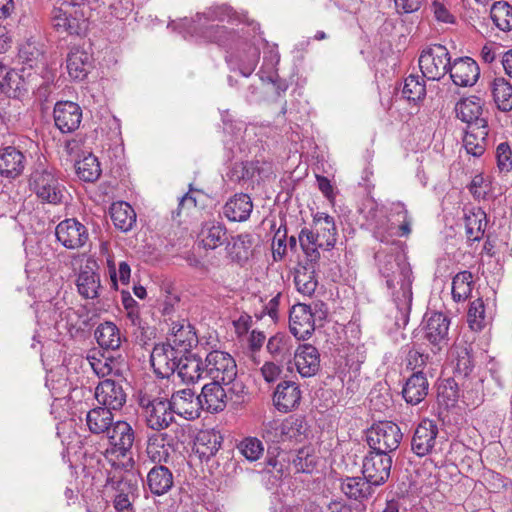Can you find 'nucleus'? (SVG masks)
<instances>
[{"label":"nucleus","instance_id":"dca6fc26","mask_svg":"<svg viewBox=\"0 0 512 512\" xmlns=\"http://www.w3.org/2000/svg\"><path fill=\"white\" fill-rule=\"evenodd\" d=\"M95 398L103 407L119 410L126 402V393L121 384L112 379H106L97 385Z\"/></svg>","mask_w":512,"mask_h":512},{"label":"nucleus","instance_id":"4468645a","mask_svg":"<svg viewBox=\"0 0 512 512\" xmlns=\"http://www.w3.org/2000/svg\"><path fill=\"white\" fill-rule=\"evenodd\" d=\"M173 414L192 420L200 416L201 400L190 388H184L172 393L168 400Z\"/></svg>","mask_w":512,"mask_h":512},{"label":"nucleus","instance_id":"f3484780","mask_svg":"<svg viewBox=\"0 0 512 512\" xmlns=\"http://www.w3.org/2000/svg\"><path fill=\"white\" fill-rule=\"evenodd\" d=\"M450 78L457 86H473L480 75V69L476 61L470 57L455 59L449 68Z\"/></svg>","mask_w":512,"mask_h":512},{"label":"nucleus","instance_id":"e2e57ef3","mask_svg":"<svg viewBox=\"0 0 512 512\" xmlns=\"http://www.w3.org/2000/svg\"><path fill=\"white\" fill-rule=\"evenodd\" d=\"M407 368L416 372V371H423L425 367L427 366L429 355L424 354L417 349H410L407 354Z\"/></svg>","mask_w":512,"mask_h":512},{"label":"nucleus","instance_id":"2f4dec72","mask_svg":"<svg viewBox=\"0 0 512 512\" xmlns=\"http://www.w3.org/2000/svg\"><path fill=\"white\" fill-rule=\"evenodd\" d=\"M147 486L154 495H163L173 486V474L163 465H155L147 474Z\"/></svg>","mask_w":512,"mask_h":512},{"label":"nucleus","instance_id":"603ef678","mask_svg":"<svg viewBox=\"0 0 512 512\" xmlns=\"http://www.w3.org/2000/svg\"><path fill=\"white\" fill-rule=\"evenodd\" d=\"M285 441L302 442L307 438L308 425L303 418L290 417L284 421Z\"/></svg>","mask_w":512,"mask_h":512},{"label":"nucleus","instance_id":"37998d69","mask_svg":"<svg viewBox=\"0 0 512 512\" xmlns=\"http://www.w3.org/2000/svg\"><path fill=\"white\" fill-rule=\"evenodd\" d=\"M167 437L166 433H153L148 436L146 453L152 462H167L169 458V449L165 445Z\"/></svg>","mask_w":512,"mask_h":512},{"label":"nucleus","instance_id":"774afa93","mask_svg":"<svg viewBox=\"0 0 512 512\" xmlns=\"http://www.w3.org/2000/svg\"><path fill=\"white\" fill-rule=\"evenodd\" d=\"M285 238H286V229L281 234V230L279 228L274 236L273 244H272L273 257L275 260L282 259L283 255L285 254L286 247H287L285 244Z\"/></svg>","mask_w":512,"mask_h":512},{"label":"nucleus","instance_id":"b1692460","mask_svg":"<svg viewBox=\"0 0 512 512\" xmlns=\"http://www.w3.org/2000/svg\"><path fill=\"white\" fill-rule=\"evenodd\" d=\"M26 166L25 155L13 146L0 150V174L6 178L15 179L20 176Z\"/></svg>","mask_w":512,"mask_h":512},{"label":"nucleus","instance_id":"e433bc0d","mask_svg":"<svg viewBox=\"0 0 512 512\" xmlns=\"http://www.w3.org/2000/svg\"><path fill=\"white\" fill-rule=\"evenodd\" d=\"M110 215L114 226L123 232L131 230L136 223V213L126 202L113 203Z\"/></svg>","mask_w":512,"mask_h":512},{"label":"nucleus","instance_id":"7ed1b4c3","mask_svg":"<svg viewBox=\"0 0 512 512\" xmlns=\"http://www.w3.org/2000/svg\"><path fill=\"white\" fill-rule=\"evenodd\" d=\"M234 15L235 13L228 5L212 6L202 14H197V25L195 29H198L200 35L207 41L224 45L226 44L228 38L231 36V32L227 31L224 26L212 24L210 22H224L226 20L229 21L233 18Z\"/></svg>","mask_w":512,"mask_h":512},{"label":"nucleus","instance_id":"8fccbe9b","mask_svg":"<svg viewBox=\"0 0 512 512\" xmlns=\"http://www.w3.org/2000/svg\"><path fill=\"white\" fill-rule=\"evenodd\" d=\"M76 172L83 181H96L101 175L100 163L97 157L92 154L85 156L76 163Z\"/></svg>","mask_w":512,"mask_h":512},{"label":"nucleus","instance_id":"09e8293b","mask_svg":"<svg viewBox=\"0 0 512 512\" xmlns=\"http://www.w3.org/2000/svg\"><path fill=\"white\" fill-rule=\"evenodd\" d=\"M266 349L275 360L283 361L291 355V338L285 334L277 333L268 340Z\"/></svg>","mask_w":512,"mask_h":512},{"label":"nucleus","instance_id":"ddd939ff","mask_svg":"<svg viewBox=\"0 0 512 512\" xmlns=\"http://www.w3.org/2000/svg\"><path fill=\"white\" fill-rule=\"evenodd\" d=\"M289 329L298 340H306L312 335L315 330V314L311 306L299 303L291 308Z\"/></svg>","mask_w":512,"mask_h":512},{"label":"nucleus","instance_id":"a19ab883","mask_svg":"<svg viewBox=\"0 0 512 512\" xmlns=\"http://www.w3.org/2000/svg\"><path fill=\"white\" fill-rule=\"evenodd\" d=\"M487 225L486 213L481 208L472 209L465 214L466 236L470 241H479Z\"/></svg>","mask_w":512,"mask_h":512},{"label":"nucleus","instance_id":"20e7f679","mask_svg":"<svg viewBox=\"0 0 512 512\" xmlns=\"http://www.w3.org/2000/svg\"><path fill=\"white\" fill-rule=\"evenodd\" d=\"M29 188L41 202L59 205L63 203L66 188L55 172L48 168H37L29 177Z\"/></svg>","mask_w":512,"mask_h":512},{"label":"nucleus","instance_id":"052dcab7","mask_svg":"<svg viewBox=\"0 0 512 512\" xmlns=\"http://www.w3.org/2000/svg\"><path fill=\"white\" fill-rule=\"evenodd\" d=\"M108 268H109V275H110L111 284H112L113 288L117 289L118 278H119V281L124 285L129 283L131 269H130V266L128 265V263H126L124 261L120 262L119 268H118V274L116 272L115 264L113 263V261L108 260Z\"/></svg>","mask_w":512,"mask_h":512},{"label":"nucleus","instance_id":"ea45409f","mask_svg":"<svg viewBox=\"0 0 512 512\" xmlns=\"http://www.w3.org/2000/svg\"><path fill=\"white\" fill-rule=\"evenodd\" d=\"M472 348L466 342L454 344L451 357L455 362V371L462 376H468L473 369Z\"/></svg>","mask_w":512,"mask_h":512},{"label":"nucleus","instance_id":"6e6552de","mask_svg":"<svg viewBox=\"0 0 512 512\" xmlns=\"http://www.w3.org/2000/svg\"><path fill=\"white\" fill-rule=\"evenodd\" d=\"M205 377L212 382L229 383L237 377V365L235 359L225 351H210L205 359Z\"/></svg>","mask_w":512,"mask_h":512},{"label":"nucleus","instance_id":"f8f14e48","mask_svg":"<svg viewBox=\"0 0 512 512\" xmlns=\"http://www.w3.org/2000/svg\"><path fill=\"white\" fill-rule=\"evenodd\" d=\"M181 353L167 343H160L154 346L150 362L155 374L160 378H168L173 375L178 367Z\"/></svg>","mask_w":512,"mask_h":512},{"label":"nucleus","instance_id":"39448f33","mask_svg":"<svg viewBox=\"0 0 512 512\" xmlns=\"http://www.w3.org/2000/svg\"><path fill=\"white\" fill-rule=\"evenodd\" d=\"M138 404L148 428L154 431L167 429L174 421L173 411L168 399L151 397L146 393H140Z\"/></svg>","mask_w":512,"mask_h":512},{"label":"nucleus","instance_id":"aec40b11","mask_svg":"<svg viewBox=\"0 0 512 512\" xmlns=\"http://www.w3.org/2000/svg\"><path fill=\"white\" fill-rule=\"evenodd\" d=\"M294 362L302 377H312L320 370V354L311 344L298 346L294 353Z\"/></svg>","mask_w":512,"mask_h":512},{"label":"nucleus","instance_id":"3c124183","mask_svg":"<svg viewBox=\"0 0 512 512\" xmlns=\"http://www.w3.org/2000/svg\"><path fill=\"white\" fill-rule=\"evenodd\" d=\"M317 464V456L313 448L303 447L297 451L292 465L298 473H311Z\"/></svg>","mask_w":512,"mask_h":512},{"label":"nucleus","instance_id":"393cba45","mask_svg":"<svg viewBox=\"0 0 512 512\" xmlns=\"http://www.w3.org/2000/svg\"><path fill=\"white\" fill-rule=\"evenodd\" d=\"M52 26L60 34L79 36L86 32L87 21L67 14L62 9H54L52 12Z\"/></svg>","mask_w":512,"mask_h":512},{"label":"nucleus","instance_id":"0eeeda50","mask_svg":"<svg viewBox=\"0 0 512 512\" xmlns=\"http://www.w3.org/2000/svg\"><path fill=\"white\" fill-rule=\"evenodd\" d=\"M403 438L400 427L390 421L374 424L367 431V443L372 451L389 454L395 451Z\"/></svg>","mask_w":512,"mask_h":512},{"label":"nucleus","instance_id":"473e14b6","mask_svg":"<svg viewBox=\"0 0 512 512\" xmlns=\"http://www.w3.org/2000/svg\"><path fill=\"white\" fill-rule=\"evenodd\" d=\"M483 103L477 96H471L460 100L455 106V112L458 119L471 126L479 120H486L481 117L483 113Z\"/></svg>","mask_w":512,"mask_h":512},{"label":"nucleus","instance_id":"de8ad7c7","mask_svg":"<svg viewBox=\"0 0 512 512\" xmlns=\"http://www.w3.org/2000/svg\"><path fill=\"white\" fill-rule=\"evenodd\" d=\"M490 17L495 26L504 31L512 30V6L506 1L493 3L490 9Z\"/></svg>","mask_w":512,"mask_h":512},{"label":"nucleus","instance_id":"6e6d98bb","mask_svg":"<svg viewBox=\"0 0 512 512\" xmlns=\"http://www.w3.org/2000/svg\"><path fill=\"white\" fill-rule=\"evenodd\" d=\"M402 94L410 101L420 100L426 94L425 83L420 81L419 76L409 75L404 81Z\"/></svg>","mask_w":512,"mask_h":512},{"label":"nucleus","instance_id":"4c0bfd02","mask_svg":"<svg viewBox=\"0 0 512 512\" xmlns=\"http://www.w3.org/2000/svg\"><path fill=\"white\" fill-rule=\"evenodd\" d=\"M340 488L348 498L358 501L373 493L372 485L364 477H347L342 480Z\"/></svg>","mask_w":512,"mask_h":512},{"label":"nucleus","instance_id":"bb28decb","mask_svg":"<svg viewBox=\"0 0 512 512\" xmlns=\"http://www.w3.org/2000/svg\"><path fill=\"white\" fill-rule=\"evenodd\" d=\"M253 210V203L249 195L235 194L223 206V215L232 222H244Z\"/></svg>","mask_w":512,"mask_h":512},{"label":"nucleus","instance_id":"49530a36","mask_svg":"<svg viewBox=\"0 0 512 512\" xmlns=\"http://www.w3.org/2000/svg\"><path fill=\"white\" fill-rule=\"evenodd\" d=\"M5 80L0 84V91L12 98H20L27 91V84L22 76L15 70L8 69Z\"/></svg>","mask_w":512,"mask_h":512},{"label":"nucleus","instance_id":"a18cd8bd","mask_svg":"<svg viewBox=\"0 0 512 512\" xmlns=\"http://www.w3.org/2000/svg\"><path fill=\"white\" fill-rule=\"evenodd\" d=\"M492 94L499 110H512V85L504 78H496L492 83Z\"/></svg>","mask_w":512,"mask_h":512},{"label":"nucleus","instance_id":"69168bd1","mask_svg":"<svg viewBox=\"0 0 512 512\" xmlns=\"http://www.w3.org/2000/svg\"><path fill=\"white\" fill-rule=\"evenodd\" d=\"M20 57L30 66H36L43 60L42 52L34 44H26L20 50Z\"/></svg>","mask_w":512,"mask_h":512},{"label":"nucleus","instance_id":"0e129e2a","mask_svg":"<svg viewBox=\"0 0 512 512\" xmlns=\"http://www.w3.org/2000/svg\"><path fill=\"white\" fill-rule=\"evenodd\" d=\"M496 158L498 168L501 171H510L512 169V151L507 143H500L496 149Z\"/></svg>","mask_w":512,"mask_h":512},{"label":"nucleus","instance_id":"412c9836","mask_svg":"<svg viewBox=\"0 0 512 512\" xmlns=\"http://www.w3.org/2000/svg\"><path fill=\"white\" fill-rule=\"evenodd\" d=\"M487 136V120H479V122L467 126L463 138V145L467 153L475 157L481 156L486 150Z\"/></svg>","mask_w":512,"mask_h":512},{"label":"nucleus","instance_id":"7c9ffc66","mask_svg":"<svg viewBox=\"0 0 512 512\" xmlns=\"http://www.w3.org/2000/svg\"><path fill=\"white\" fill-rule=\"evenodd\" d=\"M199 237L207 249H216L228 241L226 226L215 220L203 223Z\"/></svg>","mask_w":512,"mask_h":512},{"label":"nucleus","instance_id":"13d9d810","mask_svg":"<svg viewBox=\"0 0 512 512\" xmlns=\"http://www.w3.org/2000/svg\"><path fill=\"white\" fill-rule=\"evenodd\" d=\"M241 454L249 461L258 460L263 454L262 442L256 437H247L238 444Z\"/></svg>","mask_w":512,"mask_h":512},{"label":"nucleus","instance_id":"58836bf2","mask_svg":"<svg viewBox=\"0 0 512 512\" xmlns=\"http://www.w3.org/2000/svg\"><path fill=\"white\" fill-rule=\"evenodd\" d=\"M223 437L214 430L202 431L197 437L195 443L196 452L201 458L209 459L214 456L221 448Z\"/></svg>","mask_w":512,"mask_h":512},{"label":"nucleus","instance_id":"1a4fd4ad","mask_svg":"<svg viewBox=\"0 0 512 512\" xmlns=\"http://www.w3.org/2000/svg\"><path fill=\"white\" fill-rule=\"evenodd\" d=\"M438 434V424L434 420L423 419L414 429L411 439L412 452L418 457L435 453L441 443Z\"/></svg>","mask_w":512,"mask_h":512},{"label":"nucleus","instance_id":"2eb2a0df","mask_svg":"<svg viewBox=\"0 0 512 512\" xmlns=\"http://www.w3.org/2000/svg\"><path fill=\"white\" fill-rule=\"evenodd\" d=\"M53 118L55 126L62 133H72L80 127L82 109L75 102L59 101L54 106Z\"/></svg>","mask_w":512,"mask_h":512},{"label":"nucleus","instance_id":"9d476101","mask_svg":"<svg viewBox=\"0 0 512 512\" xmlns=\"http://www.w3.org/2000/svg\"><path fill=\"white\" fill-rule=\"evenodd\" d=\"M391 467V455L371 450L363 458L362 474L372 486H380L389 479Z\"/></svg>","mask_w":512,"mask_h":512},{"label":"nucleus","instance_id":"f257e3e1","mask_svg":"<svg viewBox=\"0 0 512 512\" xmlns=\"http://www.w3.org/2000/svg\"><path fill=\"white\" fill-rule=\"evenodd\" d=\"M378 269L386 280L388 289H395L396 284L400 285V290L394 297L397 308L402 312L410 309L412 302V269L406 256L398 251H379L375 255Z\"/></svg>","mask_w":512,"mask_h":512},{"label":"nucleus","instance_id":"c9c22d12","mask_svg":"<svg viewBox=\"0 0 512 512\" xmlns=\"http://www.w3.org/2000/svg\"><path fill=\"white\" fill-rule=\"evenodd\" d=\"M113 414L107 407L98 406L88 411L86 424L92 434L107 433L113 424Z\"/></svg>","mask_w":512,"mask_h":512},{"label":"nucleus","instance_id":"680f3d73","mask_svg":"<svg viewBox=\"0 0 512 512\" xmlns=\"http://www.w3.org/2000/svg\"><path fill=\"white\" fill-rule=\"evenodd\" d=\"M260 57V51L255 46H249L244 59H240V72L248 77L255 70Z\"/></svg>","mask_w":512,"mask_h":512},{"label":"nucleus","instance_id":"bf43d9fd","mask_svg":"<svg viewBox=\"0 0 512 512\" xmlns=\"http://www.w3.org/2000/svg\"><path fill=\"white\" fill-rule=\"evenodd\" d=\"M284 421L271 420L263 423L262 436L267 441L279 443L285 441Z\"/></svg>","mask_w":512,"mask_h":512},{"label":"nucleus","instance_id":"6ab92c4d","mask_svg":"<svg viewBox=\"0 0 512 512\" xmlns=\"http://www.w3.org/2000/svg\"><path fill=\"white\" fill-rule=\"evenodd\" d=\"M170 331L167 344L181 354L188 352L198 343L194 328L185 320L173 322Z\"/></svg>","mask_w":512,"mask_h":512},{"label":"nucleus","instance_id":"4d7b16f0","mask_svg":"<svg viewBox=\"0 0 512 512\" xmlns=\"http://www.w3.org/2000/svg\"><path fill=\"white\" fill-rule=\"evenodd\" d=\"M253 245V237L251 234H239L232 238V243H228L230 253L235 255L238 260L247 259Z\"/></svg>","mask_w":512,"mask_h":512},{"label":"nucleus","instance_id":"a878e982","mask_svg":"<svg viewBox=\"0 0 512 512\" xmlns=\"http://www.w3.org/2000/svg\"><path fill=\"white\" fill-rule=\"evenodd\" d=\"M176 372L183 383L194 384L205 377V364L204 361L195 354L181 356Z\"/></svg>","mask_w":512,"mask_h":512},{"label":"nucleus","instance_id":"864d4df0","mask_svg":"<svg viewBox=\"0 0 512 512\" xmlns=\"http://www.w3.org/2000/svg\"><path fill=\"white\" fill-rule=\"evenodd\" d=\"M392 223H398L400 236H408L411 233L412 218L401 202L393 203L391 206Z\"/></svg>","mask_w":512,"mask_h":512},{"label":"nucleus","instance_id":"f704fd0d","mask_svg":"<svg viewBox=\"0 0 512 512\" xmlns=\"http://www.w3.org/2000/svg\"><path fill=\"white\" fill-rule=\"evenodd\" d=\"M67 70L71 78L83 80L91 67V56L86 51L74 48L67 57Z\"/></svg>","mask_w":512,"mask_h":512},{"label":"nucleus","instance_id":"4be33fe9","mask_svg":"<svg viewBox=\"0 0 512 512\" xmlns=\"http://www.w3.org/2000/svg\"><path fill=\"white\" fill-rule=\"evenodd\" d=\"M301 391L293 381L280 382L273 395V402L278 411L289 412L300 404Z\"/></svg>","mask_w":512,"mask_h":512},{"label":"nucleus","instance_id":"cd10ccee","mask_svg":"<svg viewBox=\"0 0 512 512\" xmlns=\"http://www.w3.org/2000/svg\"><path fill=\"white\" fill-rule=\"evenodd\" d=\"M429 383L423 371H416L406 380L402 394L405 401L412 405L422 402L428 395Z\"/></svg>","mask_w":512,"mask_h":512},{"label":"nucleus","instance_id":"c756f323","mask_svg":"<svg viewBox=\"0 0 512 512\" xmlns=\"http://www.w3.org/2000/svg\"><path fill=\"white\" fill-rule=\"evenodd\" d=\"M107 435L110 444L117 448L122 455L132 448L135 440L134 430L126 421L113 422Z\"/></svg>","mask_w":512,"mask_h":512},{"label":"nucleus","instance_id":"423d86ee","mask_svg":"<svg viewBox=\"0 0 512 512\" xmlns=\"http://www.w3.org/2000/svg\"><path fill=\"white\" fill-rule=\"evenodd\" d=\"M451 58L448 49L441 44L425 48L419 56V67L425 78L438 81L449 72Z\"/></svg>","mask_w":512,"mask_h":512},{"label":"nucleus","instance_id":"a211bd4d","mask_svg":"<svg viewBox=\"0 0 512 512\" xmlns=\"http://www.w3.org/2000/svg\"><path fill=\"white\" fill-rule=\"evenodd\" d=\"M449 325V318L441 312H433L426 319L425 338L438 350L448 344Z\"/></svg>","mask_w":512,"mask_h":512},{"label":"nucleus","instance_id":"f03ea898","mask_svg":"<svg viewBox=\"0 0 512 512\" xmlns=\"http://www.w3.org/2000/svg\"><path fill=\"white\" fill-rule=\"evenodd\" d=\"M337 228L332 216L317 212L313 215L310 228H303L299 232L298 240L306 259L312 263H318L319 250L329 251L337 242Z\"/></svg>","mask_w":512,"mask_h":512},{"label":"nucleus","instance_id":"72a5a7b5","mask_svg":"<svg viewBox=\"0 0 512 512\" xmlns=\"http://www.w3.org/2000/svg\"><path fill=\"white\" fill-rule=\"evenodd\" d=\"M316 265L317 263L309 262L306 259V263L304 265H299L295 271V286L304 296H311L317 288L318 281L316 279Z\"/></svg>","mask_w":512,"mask_h":512},{"label":"nucleus","instance_id":"79ce46f5","mask_svg":"<svg viewBox=\"0 0 512 512\" xmlns=\"http://www.w3.org/2000/svg\"><path fill=\"white\" fill-rule=\"evenodd\" d=\"M95 338L100 347L116 350L121 345V334L118 327L112 322H104L95 330Z\"/></svg>","mask_w":512,"mask_h":512},{"label":"nucleus","instance_id":"5fc2aeb1","mask_svg":"<svg viewBox=\"0 0 512 512\" xmlns=\"http://www.w3.org/2000/svg\"><path fill=\"white\" fill-rule=\"evenodd\" d=\"M467 322L473 331L483 329L485 325V307L481 298H477L470 303L467 313Z\"/></svg>","mask_w":512,"mask_h":512},{"label":"nucleus","instance_id":"9b49d317","mask_svg":"<svg viewBox=\"0 0 512 512\" xmlns=\"http://www.w3.org/2000/svg\"><path fill=\"white\" fill-rule=\"evenodd\" d=\"M57 240L67 249H79L88 239L87 228L75 218L61 221L55 229Z\"/></svg>","mask_w":512,"mask_h":512},{"label":"nucleus","instance_id":"5701e85b","mask_svg":"<svg viewBox=\"0 0 512 512\" xmlns=\"http://www.w3.org/2000/svg\"><path fill=\"white\" fill-rule=\"evenodd\" d=\"M227 397V392L221 382L205 384L199 394L201 410H206L210 413L221 412L226 407Z\"/></svg>","mask_w":512,"mask_h":512},{"label":"nucleus","instance_id":"c03bdc74","mask_svg":"<svg viewBox=\"0 0 512 512\" xmlns=\"http://www.w3.org/2000/svg\"><path fill=\"white\" fill-rule=\"evenodd\" d=\"M474 286L473 274L464 270L458 272L452 279V298L456 302L467 300Z\"/></svg>","mask_w":512,"mask_h":512},{"label":"nucleus","instance_id":"338daca9","mask_svg":"<svg viewBox=\"0 0 512 512\" xmlns=\"http://www.w3.org/2000/svg\"><path fill=\"white\" fill-rule=\"evenodd\" d=\"M431 9L434 13L435 18L438 21L444 22V23H453L454 17L452 14H450L447 7L444 5L443 2L436 0L432 3Z\"/></svg>","mask_w":512,"mask_h":512},{"label":"nucleus","instance_id":"c85d7f7f","mask_svg":"<svg viewBox=\"0 0 512 512\" xmlns=\"http://www.w3.org/2000/svg\"><path fill=\"white\" fill-rule=\"evenodd\" d=\"M76 286L78 293L85 299H96L101 289L100 275L95 272L93 266L87 263L80 269Z\"/></svg>","mask_w":512,"mask_h":512}]
</instances>
